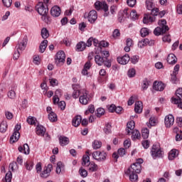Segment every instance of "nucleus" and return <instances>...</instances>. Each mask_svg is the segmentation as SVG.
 Segmentation results:
<instances>
[{
    "label": "nucleus",
    "mask_w": 182,
    "mask_h": 182,
    "mask_svg": "<svg viewBox=\"0 0 182 182\" xmlns=\"http://www.w3.org/2000/svg\"><path fill=\"white\" fill-rule=\"evenodd\" d=\"M159 26L156 27L154 31V34L156 36H160V35H164L166 32L168 31L170 28L167 26V21L166 19L159 20L158 22Z\"/></svg>",
    "instance_id": "1"
},
{
    "label": "nucleus",
    "mask_w": 182,
    "mask_h": 182,
    "mask_svg": "<svg viewBox=\"0 0 182 182\" xmlns=\"http://www.w3.org/2000/svg\"><path fill=\"white\" fill-rule=\"evenodd\" d=\"M94 6L97 11H104V16H109V6L106 1H97Z\"/></svg>",
    "instance_id": "2"
},
{
    "label": "nucleus",
    "mask_w": 182,
    "mask_h": 182,
    "mask_svg": "<svg viewBox=\"0 0 182 182\" xmlns=\"http://www.w3.org/2000/svg\"><path fill=\"white\" fill-rule=\"evenodd\" d=\"M36 9L39 15H48V13L49 12L48 4H44L43 2H39L36 6Z\"/></svg>",
    "instance_id": "3"
},
{
    "label": "nucleus",
    "mask_w": 182,
    "mask_h": 182,
    "mask_svg": "<svg viewBox=\"0 0 182 182\" xmlns=\"http://www.w3.org/2000/svg\"><path fill=\"white\" fill-rule=\"evenodd\" d=\"M92 159L97 161H105L107 157V154L105 151H95L92 153Z\"/></svg>",
    "instance_id": "4"
},
{
    "label": "nucleus",
    "mask_w": 182,
    "mask_h": 182,
    "mask_svg": "<svg viewBox=\"0 0 182 182\" xmlns=\"http://www.w3.org/2000/svg\"><path fill=\"white\" fill-rule=\"evenodd\" d=\"M65 59H66V55L63 50L58 51L55 58V64L57 66H62L65 63Z\"/></svg>",
    "instance_id": "5"
},
{
    "label": "nucleus",
    "mask_w": 182,
    "mask_h": 182,
    "mask_svg": "<svg viewBox=\"0 0 182 182\" xmlns=\"http://www.w3.org/2000/svg\"><path fill=\"white\" fill-rule=\"evenodd\" d=\"M141 172V165L139 164H133L131 167L128 168L127 173H134L135 174H139Z\"/></svg>",
    "instance_id": "6"
},
{
    "label": "nucleus",
    "mask_w": 182,
    "mask_h": 182,
    "mask_svg": "<svg viewBox=\"0 0 182 182\" xmlns=\"http://www.w3.org/2000/svg\"><path fill=\"white\" fill-rule=\"evenodd\" d=\"M151 153L154 159H156V157H161V155L163 154L159 145H153Z\"/></svg>",
    "instance_id": "7"
},
{
    "label": "nucleus",
    "mask_w": 182,
    "mask_h": 182,
    "mask_svg": "<svg viewBox=\"0 0 182 182\" xmlns=\"http://www.w3.org/2000/svg\"><path fill=\"white\" fill-rule=\"evenodd\" d=\"M165 87L166 85L161 82L154 81L153 83V89L156 92H163Z\"/></svg>",
    "instance_id": "8"
},
{
    "label": "nucleus",
    "mask_w": 182,
    "mask_h": 182,
    "mask_svg": "<svg viewBox=\"0 0 182 182\" xmlns=\"http://www.w3.org/2000/svg\"><path fill=\"white\" fill-rule=\"evenodd\" d=\"M89 100H90V95L87 92H83L82 95L80 96V102L82 105H87Z\"/></svg>",
    "instance_id": "9"
},
{
    "label": "nucleus",
    "mask_w": 182,
    "mask_h": 182,
    "mask_svg": "<svg viewBox=\"0 0 182 182\" xmlns=\"http://www.w3.org/2000/svg\"><path fill=\"white\" fill-rule=\"evenodd\" d=\"M117 62L120 65H127V63L130 62V56L129 55V54H125L122 57H118Z\"/></svg>",
    "instance_id": "10"
},
{
    "label": "nucleus",
    "mask_w": 182,
    "mask_h": 182,
    "mask_svg": "<svg viewBox=\"0 0 182 182\" xmlns=\"http://www.w3.org/2000/svg\"><path fill=\"white\" fill-rule=\"evenodd\" d=\"M174 124V117L172 114H168L165 117L166 127H171Z\"/></svg>",
    "instance_id": "11"
},
{
    "label": "nucleus",
    "mask_w": 182,
    "mask_h": 182,
    "mask_svg": "<svg viewBox=\"0 0 182 182\" xmlns=\"http://www.w3.org/2000/svg\"><path fill=\"white\" fill-rule=\"evenodd\" d=\"M96 19H97V11L95 10L90 11L88 14V21L90 23H95Z\"/></svg>",
    "instance_id": "12"
},
{
    "label": "nucleus",
    "mask_w": 182,
    "mask_h": 182,
    "mask_svg": "<svg viewBox=\"0 0 182 182\" xmlns=\"http://www.w3.org/2000/svg\"><path fill=\"white\" fill-rule=\"evenodd\" d=\"M26 45H28V41H26V39H23L16 46L15 49L16 50H19V52H23V50L26 48Z\"/></svg>",
    "instance_id": "13"
},
{
    "label": "nucleus",
    "mask_w": 182,
    "mask_h": 182,
    "mask_svg": "<svg viewBox=\"0 0 182 182\" xmlns=\"http://www.w3.org/2000/svg\"><path fill=\"white\" fill-rule=\"evenodd\" d=\"M176 97H171V103H173V105H178L182 100V92H176Z\"/></svg>",
    "instance_id": "14"
},
{
    "label": "nucleus",
    "mask_w": 182,
    "mask_h": 182,
    "mask_svg": "<svg viewBox=\"0 0 182 182\" xmlns=\"http://www.w3.org/2000/svg\"><path fill=\"white\" fill-rule=\"evenodd\" d=\"M60 7L58 6H54L53 8H51L50 14L54 18H58V16L60 15Z\"/></svg>",
    "instance_id": "15"
},
{
    "label": "nucleus",
    "mask_w": 182,
    "mask_h": 182,
    "mask_svg": "<svg viewBox=\"0 0 182 182\" xmlns=\"http://www.w3.org/2000/svg\"><path fill=\"white\" fill-rule=\"evenodd\" d=\"M135 126L136 123L134 122V121H131L127 124L126 132L127 134L130 135L131 132H133L134 130Z\"/></svg>",
    "instance_id": "16"
},
{
    "label": "nucleus",
    "mask_w": 182,
    "mask_h": 182,
    "mask_svg": "<svg viewBox=\"0 0 182 182\" xmlns=\"http://www.w3.org/2000/svg\"><path fill=\"white\" fill-rule=\"evenodd\" d=\"M156 21V16L150 14H145L143 18L144 23H149L150 22H154Z\"/></svg>",
    "instance_id": "17"
},
{
    "label": "nucleus",
    "mask_w": 182,
    "mask_h": 182,
    "mask_svg": "<svg viewBox=\"0 0 182 182\" xmlns=\"http://www.w3.org/2000/svg\"><path fill=\"white\" fill-rule=\"evenodd\" d=\"M167 62L169 65H176L177 63V57L173 53H171L167 57Z\"/></svg>",
    "instance_id": "18"
},
{
    "label": "nucleus",
    "mask_w": 182,
    "mask_h": 182,
    "mask_svg": "<svg viewBox=\"0 0 182 182\" xmlns=\"http://www.w3.org/2000/svg\"><path fill=\"white\" fill-rule=\"evenodd\" d=\"M178 156V150L177 149H172L169 151L168 159V160H174L176 157Z\"/></svg>",
    "instance_id": "19"
},
{
    "label": "nucleus",
    "mask_w": 182,
    "mask_h": 182,
    "mask_svg": "<svg viewBox=\"0 0 182 182\" xmlns=\"http://www.w3.org/2000/svg\"><path fill=\"white\" fill-rule=\"evenodd\" d=\"M36 134L38 136H45V133L46 132V129L42 125H38L36 127Z\"/></svg>",
    "instance_id": "20"
},
{
    "label": "nucleus",
    "mask_w": 182,
    "mask_h": 182,
    "mask_svg": "<svg viewBox=\"0 0 182 182\" xmlns=\"http://www.w3.org/2000/svg\"><path fill=\"white\" fill-rule=\"evenodd\" d=\"M86 46H87V45L86 44V43H85L83 41L78 43L76 45L77 52H83V50H85V49H86Z\"/></svg>",
    "instance_id": "21"
},
{
    "label": "nucleus",
    "mask_w": 182,
    "mask_h": 182,
    "mask_svg": "<svg viewBox=\"0 0 182 182\" xmlns=\"http://www.w3.org/2000/svg\"><path fill=\"white\" fill-rule=\"evenodd\" d=\"M21 136V134L19 132H14L12 136L10 137V142L11 143H16L19 140V137Z\"/></svg>",
    "instance_id": "22"
},
{
    "label": "nucleus",
    "mask_w": 182,
    "mask_h": 182,
    "mask_svg": "<svg viewBox=\"0 0 182 182\" xmlns=\"http://www.w3.org/2000/svg\"><path fill=\"white\" fill-rule=\"evenodd\" d=\"M135 113H141L143 112V103L140 101H138L135 103L134 107Z\"/></svg>",
    "instance_id": "23"
},
{
    "label": "nucleus",
    "mask_w": 182,
    "mask_h": 182,
    "mask_svg": "<svg viewBox=\"0 0 182 182\" xmlns=\"http://www.w3.org/2000/svg\"><path fill=\"white\" fill-rule=\"evenodd\" d=\"M86 154L82 157V166H89L90 164V154H89V151H86Z\"/></svg>",
    "instance_id": "24"
},
{
    "label": "nucleus",
    "mask_w": 182,
    "mask_h": 182,
    "mask_svg": "<svg viewBox=\"0 0 182 182\" xmlns=\"http://www.w3.org/2000/svg\"><path fill=\"white\" fill-rule=\"evenodd\" d=\"M81 122H82V117L77 115L75 117L72 121L73 126H74V127H77L80 124Z\"/></svg>",
    "instance_id": "25"
},
{
    "label": "nucleus",
    "mask_w": 182,
    "mask_h": 182,
    "mask_svg": "<svg viewBox=\"0 0 182 182\" xmlns=\"http://www.w3.org/2000/svg\"><path fill=\"white\" fill-rule=\"evenodd\" d=\"M59 141H60V146H68V144H69V138H68L67 136H60L59 137Z\"/></svg>",
    "instance_id": "26"
},
{
    "label": "nucleus",
    "mask_w": 182,
    "mask_h": 182,
    "mask_svg": "<svg viewBox=\"0 0 182 182\" xmlns=\"http://www.w3.org/2000/svg\"><path fill=\"white\" fill-rule=\"evenodd\" d=\"M95 61L99 66H102L103 65V62H105L104 57H100V55H97L95 56Z\"/></svg>",
    "instance_id": "27"
},
{
    "label": "nucleus",
    "mask_w": 182,
    "mask_h": 182,
    "mask_svg": "<svg viewBox=\"0 0 182 182\" xmlns=\"http://www.w3.org/2000/svg\"><path fill=\"white\" fill-rule=\"evenodd\" d=\"M46 48H48V40H43L40 44V52L43 53L46 50Z\"/></svg>",
    "instance_id": "28"
},
{
    "label": "nucleus",
    "mask_w": 182,
    "mask_h": 182,
    "mask_svg": "<svg viewBox=\"0 0 182 182\" xmlns=\"http://www.w3.org/2000/svg\"><path fill=\"white\" fill-rule=\"evenodd\" d=\"M79 96H80V92H74L72 93V95L70 94H67L65 95V99H70L71 97H73V99H77V97H79Z\"/></svg>",
    "instance_id": "29"
},
{
    "label": "nucleus",
    "mask_w": 182,
    "mask_h": 182,
    "mask_svg": "<svg viewBox=\"0 0 182 182\" xmlns=\"http://www.w3.org/2000/svg\"><path fill=\"white\" fill-rule=\"evenodd\" d=\"M48 119L50 122L53 123V122H57L58 121V116L55 114L53 112H50L48 114Z\"/></svg>",
    "instance_id": "30"
},
{
    "label": "nucleus",
    "mask_w": 182,
    "mask_h": 182,
    "mask_svg": "<svg viewBox=\"0 0 182 182\" xmlns=\"http://www.w3.org/2000/svg\"><path fill=\"white\" fill-rule=\"evenodd\" d=\"M126 174H129V180L132 182H136L137 180H139V176L136 175V173H126Z\"/></svg>",
    "instance_id": "31"
},
{
    "label": "nucleus",
    "mask_w": 182,
    "mask_h": 182,
    "mask_svg": "<svg viewBox=\"0 0 182 182\" xmlns=\"http://www.w3.org/2000/svg\"><path fill=\"white\" fill-rule=\"evenodd\" d=\"M7 129H8V124L6 123V122L3 121L0 124V132L5 133V132H6Z\"/></svg>",
    "instance_id": "32"
},
{
    "label": "nucleus",
    "mask_w": 182,
    "mask_h": 182,
    "mask_svg": "<svg viewBox=\"0 0 182 182\" xmlns=\"http://www.w3.org/2000/svg\"><path fill=\"white\" fill-rule=\"evenodd\" d=\"M103 132L105 134H110L112 133V124L109 123L106 124L103 129Z\"/></svg>",
    "instance_id": "33"
},
{
    "label": "nucleus",
    "mask_w": 182,
    "mask_h": 182,
    "mask_svg": "<svg viewBox=\"0 0 182 182\" xmlns=\"http://www.w3.org/2000/svg\"><path fill=\"white\" fill-rule=\"evenodd\" d=\"M130 134H132V139L134 140L136 139H140L141 134L139 130L134 129V131H132Z\"/></svg>",
    "instance_id": "34"
},
{
    "label": "nucleus",
    "mask_w": 182,
    "mask_h": 182,
    "mask_svg": "<svg viewBox=\"0 0 182 182\" xmlns=\"http://www.w3.org/2000/svg\"><path fill=\"white\" fill-rule=\"evenodd\" d=\"M146 6L148 11H151L155 6L154 3H153V0H146Z\"/></svg>",
    "instance_id": "35"
},
{
    "label": "nucleus",
    "mask_w": 182,
    "mask_h": 182,
    "mask_svg": "<svg viewBox=\"0 0 182 182\" xmlns=\"http://www.w3.org/2000/svg\"><path fill=\"white\" fill-rule=\"evenodd\" d=\"M100 147H102V141L95 140L92 142V148L94 149V150H97L98 149H100Z\"/></svg>",
    "instance_id": "36"
},
{
    "label": "nucleus",
    "mask_w": 182,
    "mask_h": 182,
    "mask_svg": "<svg viewBox=\"0 0 182 182\" xmlns=\"http://www.w3.org/2000/svg\"><path fill=\"white\" fill-rule=\"evenodd\" d=\"M41 36L43 39H48V38H49V31H48V29H46V28H42Z\"/></svg>",
    "instance_id": "37"
},
{
    "label": "nucleus",
    "mask_w": 182,
    "mask_h": 182,
    "mask_svg": "<svg viewBox=\"0 0 182 182\" xmlns=\"http://www.w3.org/2000/svg\"><path fill=\"white\" fill-rule=\"evenodd\" d=\"M136 100H139V97L137 95H133L130 97V98L128 100V106H132Z\"/></svg>",
    "instance_id": "38"
},
{
    "label": "nucleus",
    "mask_w": 182,
    "mask_h": 182,
    "mask_svg": "<svg viewBox=\"0 0 182 182\" xmlns=\"http://www.w3.org/2000/svg\"><path fill=\"white\" fill-rule=\"evenodd\" d=\"M50 176V172H48L45 168H43V171L40 173V176L41 178H48Z\"/></svg>",
    "instance_id": "39"
},
{
    "label": "nucleus",
    "mask_w": 182,
    "mask_h": 182,
    "mask_svg": "<svg viewBox=\"0 0 182 182\" xmlns=\"http://www.w3.org/2000/svg\"><path fill=\"white\" fill-rule=\"evenodd\" d=\"M107 46H109V43L105 41L100 42L98 47L99 52H102V48H107Z\"/></svg>",
    "instance_id": "40"
},
{
    "label": "nucleus",
    "mask_w": 182,
    "mask_h": 182,
    "mask_svg": "<svg viewBox=\"0 0 182 182\" xmlns=\"http://www.w3.org/2000/svg\"><path fill=\"white\" fill-rule=\"evenodd\" d=\"M124 14L122 17H119V21L120 22H122V21H123V18H129V14L130 13V11H129V9H124Z\"/></svg>",
    "instance_id": "41"
},
{
    "label": "nucleus",
    "mask_w": 182,
    "mask_h": 182,
    "mask_svg": "<svg viewBox=\"0 0 182 182\" xmlns=\"http://www.w3.org/2000/svg\"><path fill=\"white\" fill-rule=\"evenodd\" d=\"M141 36L142 38H146L147 35H149V28H143L140 31Z\"/></svg>",
    "instance_id": "42"
},
{
    "label": "nucleus",
    "mask_w": 182,
    "mask_h": 182,
    "mask_svg": "<svg viewBox=\"0 0 182 182\" xmlns=\"http://www.w3.org/2000/svg\"><path fill=\"white\" fill-rule=\"evenodd\" d=\"M62 168H63V164H62L61 161L58 162L57 167L55 169L57 174H60V172L62 171Z\"/></svg>",
    "instance_id": "43"
},
{
    "label": "nucleus",
    "mask_w": 182,
    "mask_h": 182,
    "mask_svg": "<svg viewBox=\"0 0 182 182\" xmlns=\"http://www.w3.org/2000/svg\"><path fill=\"white\" fill-rule=\"evenodd\" d=\"M147 43H149V39L144 38V40H142L138 43V46L139 48H143V47L146 46V45H147Z\"/></svg>",
    "instance_id": "44"
},
{
    "label": "nucleus",
    "mask_w": 182,
    "mask_h": 182,
    "mask_svg": "<svg viewBox=\"0 0 182 182\" xmlns=\"http://www.w3.org/2000/svg\"><path fill=\"white\" fill-rule=\"evenodd\" d=\"M5 180H6V182L12 181V172H11V171H9L8 173H6Z\"/></svg>",
    "instance_id": "45"
},
{
    "label": "nucleus",
    "mask_w": 182,
    "mask_h": 182,
    "mask_svg": "<svg viewBox=\"0 0 182 182\" xmlns=\"http://www.w3.org/2000/svg\"><path fill=\"white\" fill-rule=\"evenodd\" d=\"M79 173L81 176V177H87V171H86V169L83 168H80L79 169Z\"/></svg>",
    "instance_id": "46"
},
{
    "label": "nucleus",
    "mask_w": 182,
    "mask_h": 182,
    "mask_svg": "<svg viewBox=\"0 0 182 182\" xmlns=\"http://www.w3.org/2000/svg\"><path fill=\"white\" fill-rule=\"evenodd\" d=\"M128 76L129 77H134V76H136V69L130 68L128 70Z\"/></svg>",
    "instance_id": "47"
},
{
    "label": "nucleus",
    "mask_w": 182,
    "mask_h": 182,
    "mask_svg": "<svg viewBox=\"0 0 182 182\" xmlns=\"http://www.w3.org/2000/svg\"><path fill=\"white\" fill-rule=\"evenodd\" d=\"M90 171H97V165L95 164H88Z\"/></svg>",
    "instance_id": "48"
},
{
    "label": "nucleus",
    "mask_w": 182,
    "mask_h": 182,
    "mask_svg": "<svg viewBox=\"0 0 182 182\" xmlns=\"http://www.w3.org/2000/svg\"><path fill=\"white\" fill-rule=\"evenodd\" d=\"M163 42H168L170 43L171 42V36L170 34H166L162 38Z\"/></svg>",
    "instance_id": "49"
},
{
    "label": "nucleus",
    "mask_w": 182,
    "mask_h": 182,
    "mask_svg": "<svg viewBox=\"0 0 182 182\" xmlns=\"http://www.w3.org/2000/svg\"><path fill=\"white\" fill-rule=\"evenodd\" d=\"M103 114H105V109L98 108L97 109V117H101L102 116H103Z\"/></svg>",
    "instance_id": "50"
},
{
    "label": "nucleus",
    "mask_w": 182,
    "mask_h": 182,
    "mask_svg": "<svg viewBox=\"0 0 182 182\" xmlns=\"http://www.w3.org/2000/svg\"><path fill=\"white\" fill-rule=\"evenodd\" d=\"M129 16L132 19H138L139 18V15H137V12L136 11V10H132V12L130 13Z\"/></svg>",
    "instance_id": "51"
},
{
    "label": "nucleus",
    "mask_w": 182,
    "mask_h": 182,
    "mask_svg": "<svg viewBox=\"0 0 182 182\" xmlns=\"http://www.w3.org/2000/svg\"><path fill=\"white\" fill-rule=\"evenodd\" d=\"M21 53H22V52L19 51L18 50H15L14 51V59L15 60H18V59H19V56H21Z\"/></svg>",
    "instance_id": "52"
},
{
    "label": "nucleus",
    "mask_w": 182,
    "mask_h": 182,
    "mask_svg": "<svg viewBox=\"0 0 182 182\" xmlns=\"http://www.w3.org/2000/svg\"><path fill=\"white\" fill-rule=\"evenodd\" d=\"M117 153L119 157H123V156L126 155V149L124 148H120L118 149Z\"/></svg>",
    "instance_id": "53"
},
{
    "label": "nucleus",
    "mask_w": 182,
    "mask_h": 182,
    "mask_svg": "<svg viewBox=\"0 0 182 182\" xmlns=\"http://www.w3.org/2000/svg\"><path fill=\"white\" fill-rule=\"evenodd\" d=\"M149 82L147 79L143 80L142 90H146L149 87Z\"/></svg>",
    "instance_id": "54"
},
{
    "label": "nucleus",
    "mask_w": 182,
    "mask_h": 182,
    "mask_svg": "<svg viewBox=\"0 0 182 182\" xmlns=\"http://www.w3.org/2000/svg\"><path fill=\"white\" fill-rule=\"evenodd\" d=\"M2 2L6 8H10L11 5H12V0H2Z\"/></svg>",
    "instance_id": "55"
},
{
    "label": "nucleus",
    "mask_w": 182,
    "mask_h": 182,
    "mask_svg": "<svg viewBox=\"0 0 182 182\" xmlns=\"http://www.w3.org/2000/svg\"><path fill=\"white\" fill-rule=\"evenodd\" d=\"M142 137L147 139L149 137V129L147 128L142 129Z\"/></svg>",
    "instance_id": "56"
},
{
    "label": "nucleus",
    "mask_w": 182,
    "mask_h": 182,
    "mask_svg": "<svg viewBox=\"0 0 182 182\" xmlns=\"http://www.w3.org/2000/svg\"><path fill=\"white\" fill-rule=\"evenodd\" d=\"M36 122V119L33 117H29L28 119H27V123H28V124H35Z\"/></svg>",
    "instance_id": "57"
},
{
    "label": "nucleus",
    "mask_w": 182,
    "mask_h": 182,
    "mask_svg": "<svg viewBox=\"0 0 182 182\" xmlns=\"http://www.w3.org/2000/svg\"><path fill=\"white\" fill-rule=\"evenodd\" d=\"M23 153L24 154H29L30 153L29 145L28 144H23Z\"/></svg>",
    "instance_id": "58"
},
{
    "label": "nucleus",
    "mask_w": 182,
    "mask_h": 182,
    "mask_svg": "<svg viewBox=\"0 0 182 182\" xmlns=\"http://www.w3.org/2000/svg\"><path fill=\"white\" fill-rule=\"evenodd\" d=\"M129 60H131V62L134 65H136V63H137V62H139V55L132 56Z\"/></svg>",
    "instance_id": "59"
},
{
    "label": "nucleus",
    "mask_w": 182,
    "mask_h": 182,
    "mask_svg": "<svg viewBox=\"0 0 182 182\" xmlns=\"http://www.w3.org/2000/svg\"><path fill=\"white\" fill-rule=\"evenodd\" d=\"M136 0H127V4L131 8H133L136 5Z\"/></svg>",
    "instance_id": "60"
},
{
    "label": "nucleus",
    "mask_w": 182,
    "mask_h": 182,
    "mask_svg": "<svg viewBox=\"0 0 182 182\" xmlns=\"http://www.w3.org/2000/svg\"><path fill=\"white\" fill-rule=\"evenodd\" d=\"M58 107H60L61 110H65L66 107V102H65V101H61L58 102Z\"/></svg>",
    "instance_id": "61"
},
{
    "label": "nucleus",
    "mask_w": 182,
    "mask_h": 182,
    "mask_svg": "<svg viewBox=\"0 0 182 182\" xmlns=\"http://www.w3.org/2000/svg\"><path fill=\"white\" fill-rule=\"evenodd\" d=\"M7 96H8V97H9V99H15L16 97V92H9L7 93Z\"/></svg>",
    "instance_id": "62"
},
{
    "label": "nucleus",
    "mask_w": 182,
    "mask_h": 182,
    "mask_svg": "<svg viewBox=\"0 0 182 182\" xmlns=\"http://www.w3.org/2000/svg\"><path fill=\"white\" fill-rule=\"evenodd\" d=\"M73 89L74 92H80V85L79 84H73Z\"/></svg>",
    "instance_id": "63"
},
{
    "label": "nucleus",
    "mask_w": 182,
    "mask_h": 182,
    "mask_svg": "<svg viewBox=\"0 0 182 182\" xmlns=\"http://www.w3.org/2000/svg\"><path fill=\"white\" fill-rule=\"evenodd\" d=\"M176 141H180L182 140V132L180 131L178 134L176 135Z\"/></svg>",
    "instance_id": "64"
}]
</instances>
